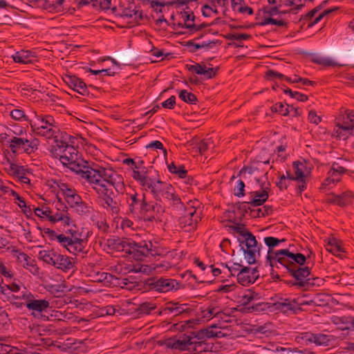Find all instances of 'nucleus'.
<instances>
[{"mask_svg": "<svg viewBox=\"0 0 354 354\" xmlns=\"http://www.w3.org/2000/svg\"><path fill=\"white\" fill-rule=\"evenodd\" d=\"M55 145L51 147L50 152L53 157L58 158L62 165L75 172L86 182L91 174L95 175L96 164L91 165L81 158L76 148L63 140H55Z\"/></svg>", "mask_w": 354, "mask_h": 354, "instance_id": "obj_1", "label": "nucleus"}, {"mask_svg": "<svg viewBox=\"0 0 354 354\" xmlns=\"http://www.w3.org/2000/svg\"><path fill=\"white\" fill-rule=\"evenodd\" d=\"M279 265L286 269L287 272L295 279L293 286L306 287L310 280V270L305 266L306 257L301 253H295L290 250H283L275 254Z\"/></svg>", "mask_w": 354, "mask_h": 354, "instance_id": "obj_2", "label": "nucleus"}, {"mask_svg": "<svg viewBox=\"0 0 354 354\" xmlns=\"http://www.w3.org/2000/svg\"><path fill=\"white\" fill-rule=\"evenodd\" d=\"M94 171L95 175L92 174L87 183L97 194L108 192V185H112L118 193L122 194L124 192L125 185L122 178L120 176L115 178L111 170L97 165L95 166Z\"/></svg>", "mask_w": 354, "mask_h": 354, "instance_id": "obj_3", "label": "nucleus"}, {"mask_svg": "<svg viewBox=\"0 0 354 354\" xmlns=\"http://www.w3.org/2000/svg\"><path fill=\"white\" fill-rule=\"evenodd\" d=\"M66 230V233L70 236L64 234H57L53 230L47 228L44 233L50 241H55L62 246L65 248L70 253L77 254L83 252L86 248L87 241L82 238V233L79 232L75 225L69 227Z\"/></svg>", "mask_w": 354, "mask_h": 354, "instance_id": "obj_4", "label": "nucleus"}, {"mask_svg": "<svg viewBox=\"0 0 354 354\" xmlns=\"http://www.w3.org/2000/svg\"><path fill=\"white\" fill-rule=\"evenodd\" d=\"M165 252V250L160 246L159 242L151 240H145L140 243L130 240L129 248L127 251V254H129L132 259L140 261L149 256H160Z\"/></svg>", "mask_w": 354, "mask_h": 354, "instance_id": "obj_5", "label": "nucleus"}, {"mask_svg": "<svg viewBox=\"0 0 354 354\" xmlns=\"http://www.w3.org/2000/svg\"><path fill=\"white\" fill-rule=\"evenodd\" d=\"M32 113L34 118L29 121L32 131L46 139L56 138L59 129L54 118L50 115L39 114L36 111Z\"/></svg>", "mask_w": 354, "mask_h": 354, "instance_id": "obj_6", "label": "nucleus"}, {"mask_svg": "<svg viewBox=\"0 0 354 354\" xmlns=\"http://www.w3.org/2000/svg\"><path fill=\"white\" fill-rule=\"evenodd\" d=\"M150 192L156 201L168 203L178 209H182L183 203L175 193L174 187L169 183L159 180L154 185Z\"/></svg>", "mask_w": 354, "mask_h": 354, "instance_id": "obj_7", "label": "nucleus"}, {"mask_svg": "<svg viewBox=\"0 0 354 354\" xmlns=\"http://www.w3.org/2000/svg\"><path fill=\"white\" fill-rule=\"evenodd\" d=\"M38 257L47 264L67 272L75 268L73 259L64 254L57 253L54 250H41Z\"/></svg>", "mask_w": 354, "mask_h": 354, "instance_id": "obj_8", "label": "nucleus"}, {"mask_svg": "<svg viewBox=\"0 0 354 354\" xmlns=\"http://www.w3.org/2000/svg\"><path fill=\"white\" fill-rule=\"evenodd\" d=\"M136 169V171L131 174L132 178L144 190L150 192L160 179L158 172L153 167H145V164Z\"/></svg>", "mask_w": 354, "mask_h": 354, "instance_id": "obj_9", "label": "nucleus"}, {"mask_svg": "<svg viewBox=\"0 0 354 354\" xmlns=\"http://www.w3.org/2000/svg\"><path fill=\"white\" fill-rule=\"evenodd\" d=\"M146 285L150 290L160 293L176 292L181 288V282L173 278L159 277H151L146 281Z\"/></svg>", "mask_w": 354, "mask_h": 354, "instance_id": "obj_10", "label": "nucleus"}, {"mask_svg": "<svg viewBox=\"0 0 354 354\" xmlns=\"http://www.w3.org/2000/svg\"><path fill=\"white\" fill-rule=\"evenodd\" d=\"M245 235L246 238L238 239V241L247 262L249 264H254L260 257V250L262 245L258 243L252 233Z\"/></svg>", "mask_w": 354, "mask_h": 354, "instance_id": "obj_11", "label": "nucleus"}, {"mask_svg": "<svg viewBox=\"0 0 354 354\" xmlns=\"http://www.w3.org/2000/svg\"><path fill=\"white\" fill-rule=\"evenodd\" d=\"M39 145V141L37 138L29 140L22 137L12 136L8 140V146L14 154L20 152L27 154L33 153L38 149Z\"/></svg>", "mask_w": 354, "mask_h": 354, "instance_id": "obj_12", "label": "nucleus"}, {"mask_svg": "<svg viewBox=\"0 0 354 354\" xmlns=\"http://www.w3.org/2000/svg\"><path fill=\"white\" fill-rule=\"evenodd\" d=\"M181 210H183V214L179 218L180 227L186 231L196 229L197 223L201 221V211L189 204L185 207L183 205Z\"/></svg>", "mask_w": 354, "mask_h": 354, "instance_id": "obj_13", "label": "nucleus"}, {"mask_svg": "<svg viewBox=\"0 0 354 354\" xmlns=\"http://www.w3.org/2000/svg\"><path fill=\"white\" fill-rule=\"evenodd\" d=\"M194 339V337L184 334L167 338L161 342L160 345L174 351H183L193 348V346L196 344Z\"/></svg>", "mask_w": 354, "mask_h": 354, "instance_id": "obj_14", "label": "nucleus"}, {"mask_svg": "<svg viewBox=\"0 0 354 354\" xmlns=\"http://www.w3.org/2000/svg\"><path fill=\"white\" fill-rule=\"evenodd\" d=\"M19 298L24 300V305L29 311H32L33 315L46 313L50 308V303L46 299H37L35 296L30 292H24Z\"/></svg>", "mask_w": 354, "mask_h": 354, "instance_id": "obj_15", "label": "nucleus"}, {"mask_svg": "<svg viewBox=\"0 0 354 354\" xmlns=\"http://www.w3.org/2000/svg\"><path fill=\"white\" fill-rule=\"evenodd\" d=\"M284 239H277L274 236H266L264 238V243L268 247V254L266 257V263H269V266L272 268H279V261H277L275 254L279 253L283 250H290V249H282L277 251H274L273 248L278 245L279 243L284 242Z\"/></svg>", "mask_w": 354, "mask_h": 354, "instance_id": "obj_16", "label": "nucleus"}, {"mask_svg": "<svg viewBox=\"0 0 354 354\" xmlns=\"http://www.w3.org/2000/svg\"><path fill=\"white\" fill-rule=\"evenodd\" d=\"M257 181L261 187V192L256 191L252 192L254 198L248 203L254 207L262 205L267 201L268 193L270 190L269 182L263 181L261 178L257 179Z\"/></svg>", "mask_w": 354, "mask_h": 354, "instance_id": "obj_17", "label": "nucleus"}, {"mask_svg": "<svg viewBox=\"0 0 354 354\" xmlns=\"http://www.w3.org/2000/svg\"><path fill=\"white\" fill-rule=\"evenodd\" d=\"M60 206L57 207L56 212H52L51 216H49V221L52 223H56L61 221L64 226L71 227L74 224V221L70 218L68 213V208L64 205L60 201H58L56 206Z\"/></svg>", "mask_w": 354, "mask_h": 354, "instance_id": "obj_18", "label": "nucleus"}, {"mask_svg": "<svg viewBox=\"0 0 354 354\" xmlns=\"http://www.w3.org/2000/svg\"><path fill=\"white\" fill-rule=\"evenodd\" d=\"M127 196L126 201L129 205V211L134 217H137L146 201L145 195L135 192L133 194H127Z\"/></svg>", "mask_w": 354, "mask_h": 354, "instance_id": "obj_19", "label": "nucleus"}, {"mask_svg": "<svg viewBox=\"0 0 354 354\" xmlns=\"http://www.w3.org/2000/svg\"><path fill=\"white\" fill-rule=\"evenodd\" d=\"M171 267V265L169 262L164 261L162 263H157L156 266H149L146 264L142 263H136L135 265L129 266V272H132L135 273L141 272L144 274H150L153 270H156L157 269H160L159 271H167Z\"/></svg>", "mask_w": 354, "mask_h": 354, "instance_id": "obj_20", "label": "nucleus"}, {"mask_svg": "<svg viewBox=\"0 0 354 354\" xmlns=\"http://www.w3.org/2000/svg\"><path fill=\"white\" fill-rule=\"evenodd\" d=\"M192 311V310L189 308L188 304H179L178 302L167 303L163 310L165 314L172 315L174 317H185Z\"/></svg>", "mask_w": 354, "mask_h": 354, "instance_id": "obj_21", "label": "nucleus"}, {"mask_svg": "<svg viewBox=\"0 0 354 354\" xmlns=\"http://www.w3.org/2000/svg\"><path fill=\"white\" fill-rule=\"evenodd\" d=\"M112 194L113 192L108 194L107 192H105V193H100V195H102L101 203L102 207L107 212L111 214L113 216L117 217L120 211V205L111 197V195Z\"/></svg>", "mask_w": 354, "mask_h": 354, "instance_id": "obj_22", "label": "nucleus"}, {"mask_svg": "<svg viewBox=\"0 0 354 354\" xmlns=\"http://www.w3.org/2000/svg\"><path fill=\"white\" fill-rule=\"evenodd\" d=\"M337 127H338L337 136L339 138L344 136L347 137L348 135L351 134V131L354 128V110L351 111H346V118L342 124L338 123Z\"/></svg>", "mask_w": 354, "mask_h": 354, "instance_id": "obj_23", "label": "nucleus"}, {"mask_svg": "<svg viewBox=\"0 0 354 354\" xmlns=\"http://www.w3.org/2000/svg\"><path fill=\"white\" fill-rule=\"evenodd\" d=\"M59 187L63 193L66 201L71 207H73L75 205H77L82 200L77 192L69 187L68 185L61 183L59 185Z\"/></svg>", "mask_w": 354, "mask_h": 354, "instance_id": "obj_24", "label": "nucleus"}, {"mask_svg": "<svg viewBox=\"0 0 354 354\" xmlns=\"http://www.w3.org/2000/svg\"><path fill=\"white\" fill-rule=\"evenodd\" d=\"M129 242L130 240L128 239L113 236L106 239L105 245L112 252H124L127 254V249L129 248Z\"/></svg>", "mask_w": 354, "mask_h": 354, "instance_id": "obj_25", "label": "nucleus"}, {"mask_svg": "<svg viewBox=\"0 0 354 354\" xmlns=\"http://www.w3.org/2000/svg\"><path fill=\"white\" fill-rule=\"evenodd\" d=\"M186 68L189 71L194 72L197 75H203L205 79H212L216 76L218 68H208L204 64H196L194 65L187 64Z\"/></svg>", "mask_w": 354, "mask_h": 354, "instance_id": "obj_26", "label": "nucleus"}, {"mask_svg": "<svg viewBox=\"0 0 354 354\" xmlns=\"http://www.w3.org/2000/svg\"><path fill=\"white\" fill-rule=\"evenodd\" d=\"M64 80L71 88L80 94L85 95L88 93L86 83L75 75H66Z\"/></svg>", "mask_w": 354, "mask_h": 354, "instance_id": "obj_27", "label": "nucleus"}, {"mask_svg": "<svg viewBox=\"0 0 354 354\" xmlns=\"http://www.w3.org/2000/svg\"><path fill=\"white\" fill-rule=\"evenodd\" d=\"M44 341L45 339L41 337L39 339L28 337L24 341L26 346L22 350L23 354H44L42 353L43 350L39 347Z\"/></svg>", "mask_w": 354, "mask_h": 354, "instance_id": "obj_28", "label": "nucleus"}, {"mask_svg": "<svg viewBox=\"0 0 354 354\" xmlns=\"http://www.w3.org/2000/svg\"><path fill=\"white\" fill-rule=\"evenodd\" d=\"M251 268L243 266L236 274L237 281L243 286H248L254 283L257 280V277L251 275Z\"/></svg>", "mask_w": 354, "mask_h": 354, "instance_id": "obj_29", "label": "nucleus"}, {"mask_svg": "<svg viewBox=\"0 0 354 354\" xmlns=\"http://www.w3.org/2000/svg\"><path fill=\"white\" fill-rule=\"evenodd\" d=\"M12 57L15 62L22 64L32 63L35 59V56L33 53L24 50L16 52L12 55Z\"/></svg>", "mask_w": 354, "mask_h": 354, "instance_id": "obj_30", "label": "nucleus"}, {"mask_svg": "<svg viewBox=\"0 0 354 354\" xmlns=\"http://www.w3.org/2000/svg\"><path fill=\"white\" fill-rule=\"evenodd\" d=\"M275 308L283 313H288L289 311H295L297 308V304L295 299H281L280 301L274 303Z\"/></svg>", "mask_w": 354, "mask_h": 354, "instance_id": "obj_31", "label": "nucleus"}, {"mask_svg": "<svg viewBox=\"0 0 354 354\" xmlns=\"http://www.w3.org/2000/svg\"><path fill=\"white\" fill-rule=\"evenodd\" d=\"M218 313V306L214 304H210L207 306H203L200 308V313L198 316L204 321L210 320L212 318H216Z\"/></svg>", "mask_w": 354, "mask_h": 354, "instance_id": "obj_32", "label": "nucleus"}, {"mask_svg": "<svg viewBox=\"0 0 354 354\" xmlns=\"http://www.w3.org/2000/svg\"><path fill=\"white\" fill-rule=\"evenodd\" d=\"M326 249L334 255L342 257V253L344 252V250L342 246V242L335 238L330 239L326 245Z\"/></svg>", "mask_w": 354, "mask_h": 354, "instance_id": "obj_33", "label": "nucleus"}, {"mask_svg": "<svg viewBox=\"0 0 354 354\" xmlns=\"http://www.w3.org/2000/svg\"><path fill=\"white\" fill-rule=\"evenodd\" d=\"M334 340L333 336L323 333H313V344L316 346H330Z\"/></svg>", "mask_w": 354, "mask_h": 354, "instance_id": "obj_34", "label": "nucleus"}, {"mask_svg": "<svg viewBox=\"0 0 354 354\" xmlns=\"http://www.w3.org/2000/svg\"><path fill=\"white\" fill-rule=\"evenodd\" d=\"M118 278L115 277L112 274L105 272H97L93 276V281L99 283H104L106 285H111L113 283V280H117Z\"/></svg>", "mask_w": 354, "mask_h": 354, "instance_id": "obj_35", "label": "nucleus"}, {"mask_svg": "<svg viewBox=\"0 0 354 354\" xmlns=\"http://www.w3.org/2000/svg\"><path fill=\"white\" fill-rule=\"evenodd\" d=\"M163 212L162 207L155 203L153 207L148 212L147 216L144 218L145 221L152 222L154 221H160V214Z\"/></svg>", "mask_w": 354, "mask_h": 354, "instance_id": "obj_36", "label": "nucleus"}, {"mask_svg": "<svg viewBox=\"0 0 354 354\" xmlns=\"http://www.w3.org/2000/svg\"><path fill=\"white\" fill-rule=\"evenodd\" d=\"M313 333L310 332L300 333L295 338L296 342L304 345L313 344Z\"/></svg>", "mask_w": 354, "mask_h": 354, "instance_id": "obj_37", "label": "nucleus"}, {"mask_svg": "<svg viewBox=\"0 0 354 354\" xmlns=\"http://www.w3.org/2000/svg\"><path fill=\"white\" fill-rule=\"evenodd\" d=\"M292 167L294 169V178L295 180L302 181V180L305 179L304 165L301 162H294Z\"/></svg>", "mask_w": 354, "mask_h": 354, "instance_id": "obj_38", "label": "nucleus"}, {"mask_svg": "<svg viewBox=\"0 0 354 354\" xmlns=\"http://www.w3.org/2000/svg\"><path fill=\"white\" fill-rule=\"evenodd\" d=\"M7 170L9 174L17 178H19L21 175H24V171H26V169L23 166H20L11 162H8V167Z\"/></svg>", "mask_w": 354, "mask_h": 354, "instance_id": "obj_39", "label": "nucleus"}, {"mask_svg": "<svg viewBox=\"0 0 354 354\" xmlns=\"http://www.w3.org/2000/svg\"><path fill=\"white\" fill-rule=\"evenodd\" d=\"M73 208L75 209L76 212L82 216H88L92 213V207L82 200L79 204L75 205Z\"/></svg>", "mask_w": 354, "mask_h": 354, "instance_id": "obj_40", "label": "nucleus"}, {"mask_svg": "<svg viewBox=\"0 0 354 354\" xmlns=\"http://www.w3.org/2000/svg\"><path fill=\"white\" fill-rule=\"evenodd\" d=\"M270 307V304L266 302H258L246 308L248 313H261L267 310Z\"/></svg>", "mask_w": 354, "mask_h": 354, "instance_id": "obj_41", "label": "nucleus"}, {"mask_svg": "<svg viewBox=\"0 0 354 354\" xmlns=\"http://www.w3.org/2000/svg\"><path fill=\"white\" fill-rule=\"evenodd\" d=\"M354 199V193L347 190L339 195V206L344 207L348 205Z\"/></svg>", "mask_w": 354, "mask_h": 354, "instance_id": "obj_42", "label": "nucleus"}, {"mask_svg": "<svg viewBox=\"0 0 354 354\" xmlns=\"http://www.w3.org/2000/svg\"><path fill=\"white\" fill-rule=\"evenodd\" d=\"M123 164L127 165L128 166H131L132 169V174L136 171V168H140L142 165L145 164V162L143 160H142L140 158H136L135 159L133 158H125L122 160Z\"/></svg>", "mask_w": 354, "mask_h": 354, "instance_id": "obj_43", "label": "nucleus"}, {"mask_svg": "<svg viewBox=\"0 0 354 354\" xmlns=\"http://www.w3.org/2000/svg\"><path fill=\"white\" fill-rule=\"evenodd\" d=\"M18 261L21 263H23V266L27 269L29 268V266L32 268L30 269V271L32 272H37L38 268L35 267V265H33L32 263H29V260H30V258L25 253L20 252L19 255L17 256Z\"/></svg>", "mask_w": 354, "mask_h": 354, "instance_id": "obj_44", "label": "nucleus"}, {"mask_svg": "<svg viewBox=\"0 0 354 354\" xmlns=\"http://www.w3.org/2000/svg\"><path fill=\"white\" fill-rule=\"evenodd\" d=\"M179 97L185 102L188 104H196L197 102L196 96L192 93L187 92L186 90H181L179 92Z\"/></svg>", "mask_w": 354, "mask_h": 354, "instance_id": "obj_45", "label": "nucleus"}, {"mask_svg": "<svg viewBox=\"0 0 354 354\" xmlns=\"http://www.w3.org/2000/svg\"><path fill=\"white\" fill-rule=\"evenodd\" d=\"M312 61L315 64H319L326 67L335 66L337 65V63L335 61L328 57H313Z\"/></svg>", "mask_w": 354, "mask_h": 354, "instance_id": "obj_46", "label": "nucleus"}, {"mask_svg": "<svg viewBox=\"0 0 354 354\" xmlns=\"http://www.w3.org/2000/svg\"><path fill=\"white\" fill-rule=\"evenodd\" d=\"M229 228L234 232L238 233L241 237L238 239H245L246 238L247 234H252L248 229L245 228L243 224H236L235 225L229 226Z\"/></svg>", "mask_w": 354, "mask_h": 354, "instance_id": "obj_47", "label": "nucleus"}, {"mask_svg": "<svg viewBox=\"0 0 354 354\" xmlns=\"http://www.w3.org/2000/svg\"><path fill=\"white\" fill-rule=\"evenodd\" d=\"M216 319L219 322L223 323H232L235 319L230 313L222 311L221 308L218 306V313Z\"/></svg>", "mask_w": 354, "mask_h": 354, "instance_id": "obj_48", "label": "nucleus"}, {"mask_svg": "<svg viewBox=\"0 0 354 354\" xmlns=\"http://www.w3.org/2000/svg\"><path fill=\"white\" fill-rule=\"evenodd\" d=\"M283 93L288 94L292 98H295L299 102H306L308 99L306 95L299 93L297 91H292L288 88H285L283 90Z\"/></svg>", "mask_w": 354, "mask_h": 354, "instance_id": "obj_49", "label": "nucleus"}, {"mask_svg": "<svg viewBox=\"0 0 354 354\" xmlns=\"http://www.w3.org/2000/svg\"><path fill=\"white\" fill-rule=\"evenodd\" d=\"M223 328V326L221 325V324H219V326H216V324H212L209 327H208L206 329V336L207 337H221L222 333L221 330H215L216 328Z\"/></svg>", "mask_w": 354, "mask_h": 354, "instance_id": "obj_50", "label": "nucleus"}, {"mask_svg": "<svg viewBox=\"0 0 354 354\" xmlns=\"http://www.w3.org/2000/svg\"><path fill=\"white\" fill-rule=\"evenodd\" d=\"M122 17H125L127 18H133L134 17L135 19H142V12L140 10H130V9H124L122 11Z\"/></svg>", "mask_w": 354, "mask_h": 354, "instance_id": "obj_51", "label": "nucleus"}, {"mask_svg": "<svg viewBox=\"0 0 354 354\" xmlns=\"http://www.w3.org/2000/svg\"><path fill=\"white\" fill-rule=\"evenodd\" d=\"M271 109L272 112L279 113L282 115L289 114V105L285 106L281 102L276 103L272 106Z\"/></svg>", "mask_w": 354, "mask_h": 354, "instance_id": "obj_52", "label": "nucleus"}, {"mask_svg": "<svg viewBox=\"0 0 354 354\" xmlns=\"http://www.w3.org/2000/svg\"><path fill=\"white\" fill-rule=\"evenodd\" d=\"M156 308V304L150 302H145L140 305L138 310L141 314L149 315L152 310H155Z\"/></svg>", "mask_w": 354, "mask_h": 354, "instance_id": "obj_53", "label": "nucleus"}, {"mask_svg": "<svg viewBox=\"0 0 354 354\" xmlns=\"http://www.w3.org/2000/svg\"><path fill=\"white\" fill-rule=\"evenodd\" d=\"M10 116L12 119L15 120H25L30 121L27 116L26 115L24 111L21 109H15L10 111Z\"/></svg>", "mask_w": 354, "mask_h": 354, "instance_id": "obj_54", "label": "nucleus"}, {"mask_svg": "<svg viewBox=\"0 0 354 354\" xmlns=\"http://www.w3.org/2000/svg\"><path fill=\"white\" fill-rule=\"evenodd\" d=\"M338 8L337 7H334L333 8H328V9H326L324 10L318 17H317L313 21H311L308 27H312L314 25L317 24L318 22H319L324 17L337 10Z\"/></svg>", "mask_w": 354, "mask_h": 354, "instance_id": "obj_55", "label": "nucleus"}, {"mask_svg": "<svg viewBox=\"0 0 354 354\" xmlns=\"http://www.w3.org/2000/svg\"><path fill=\"white\" fill-rule=\"evenodd\" d=\"M234 194L238 197L245 196V183L242 180H239L236 186L234 188Z\"/></svg>", "mask_w": 354, "mask_h": 354, "instance_id": "obj_56", "label": "nucleus"}, {"mask_svg": "<svg viewBox=\"0 0 354 354\" xmlns=\"http://www.w3.org/2000/svg\"><path fill=\"white\" fill-rule=\"evenodd\" d=\"M222 266L227 269V271L230 273L232 276L236 275L239 270L243 267V266L238 263H234L231 266H228L227 263H225V265L222 264Z\"/></svg>", "mask_w": 354, "mask_h": 354, "instance_id": "obj_57", "label": "nucleus"}, {"mask_svg": "<svg viewBox=\"0 0 354 354\" xmlns=\"http://www.w3.org/2000/svg\"><path fill=\"white\" fill-rule=\"evenodd\" d=\"M155 203H147V201L145 202L144 205L142 207V210H140V212L138 215V218H142L144 219L145 216H147L148 212L150 211V209L153 207Z\"/></svg>", "mask_w": 354, "mask_h": 354, "instance_id": "obj_58", "label": "nucleus"}, {"mask_svg": "<svg viewBox=\"0 0 354 354\" xmlns=\"http://www.w3.org/2000/svg\"><path fill=\"white\" fill-rule=\"evenodd\" d=\"M10 194L14 197V199L16 201V203L20 208L26 207L25 199L20 196L17 192L11 189Z\"/></svg>", "mask_w": 354, "mask_h": 354, "instance_id": "obj_59", "label": "nucleus"}, {"mask_svg": "<svg viewBox=\"0 0 354 354\" xmlns=\"http://www.w3.org/2000/svg\"><path fill=\"white\" fill-rule=\"evenodd\" d=\"M332 172H335L338 174L339 176L345 174L346 172V169L342 166L339 162H335L332 164L331 168L330 169Z\"/></svg>", "mask_w": 354, "mask_h": 354, "instance_id": "obj_60", "label": "nucleus"}, {"mask_svg": "<svg viewBox=\"0 0 354 354\" xmlns=\"http://www.w3.org/2000/svg\"><path fill=\"white\" fill-rule=\"evenodd\" d=\"M254 299V293L248 291V293L244 294L240 301L242 306H246L249 305L251 301Z\"/></svg>", "mask_w": 354, "mask_h": 354, "instance_id": "obj_61", "label": "nucleus"}, {"mask_svg": "<svg viewBox=\"0 0 354 354\" xmlns=\"http://www.w3.org/2000/svg\"><path fill=\"white\" fill-rule=\"evenodd\" d=\"M266 77L268 80H283L284 75L277 71H273V70H268L266 72Z\"/></svg>", "mask_w": 354, "mask_h": 354, "instance_id": "obj_62", "label": "nucleus"}, {"mask_svg": "<svg viewBox=\"0 0 354 354\" xmlns=\"http://www.w3.org/2000/svg\"><path fill=\"white\" fill-rule=\"evenodd\" d=\"M161 104L165 109H173L176 104V97L174 95L171 96L167 100L162 102Z\"/></svg>", "mask_w": 354, "mask_h": 354, "instance_id": "obj_63", "label": "nucleus"}, {"mask_svg": "<svg viewBox=\"0 0 354 354\" xmlns=\"http://www.w3.org/2000/svg\"><path fill=\"white\" fill-rule=\"evenodd\" d=\"M236 288L235 283H230L226 285H221L218 287L217 292H230L233 291Z\"/></svg>", "mask_w": 354, "mask_h": 354, "instance_id": "obj_64", "label": "nucleus"}]
</instances>
